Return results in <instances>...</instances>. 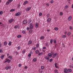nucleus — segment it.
I'll use <instances>...</instances> for the list:
<instances>
[{"mask_svg":"<svg viewBox=\"0 0 73 73\" xmlns=\"http://www.w3.org/2000/svg\"><path fill=\"white\" fill-rule=\"evenodd\" d=\"M2 52V50H0V53H1Z\"/></svg>","mask_w":73,"mask_h":73,"instance_id":"obj_64","label":"nucleus"},{"mask_svg":"<svg viewBox=\"0 0 73 73\" xmlns=\"http://www.w3.org/2000/svg\"><path fill=\"white\" fill-rule=\"evenodd\" d=\"M27 31H29V27H27Z\"/></svg>","mask_w":73,"mask_h":73,"instance_id":"obj_55","label":"nucleus"},{"mask_svg":"<svg viewBox=\"0 0 73 73\" xmlns=\"http://www.w3.org/2000/svg\"><path fill=\"white\" fill-rule=\"evenodd\" d=\"M22 32L23 34H26V33H27V32L26 31H23Z\"/></svg>","mask_w":73,"mask_h":73,"instance_id":"obj_21","label":"nucleus"},{"mask_svg":"<svg viewBox=\"0 0 73 73\" xmlns=\"http://www.w3.org/2000/svg\"><path fill=\"white\" fill-rule=\"evenodd\" d=\"M68 7H69V6H68V5H66V6L64 7V9H67L68 8Z\"/></svg>","mask_w":73,"mask_h":73,"instance_id":"obj_22","label":"nucleus"},{"mask_svg":"<svg viewBox=\"0 0 73 73\" xmlns=\"http://www.w3.org/2000/svg\"><path fill=\"white\" fill-rule=\"evenodd\" d=\"M17 25H16L15 26V27H14V28L15 29H17Z\"/></svg>","mask_w":73,"mask_h":73,"instance_id":"obj_45","label":"nucleus"},{"mask_svg":"<svg viewBox=\"0 0 73 73\" xmlns=\"http://www.w3.org/2000/svg\"><path fill=\"white\" fill-rule=\"evenodd\" d=\"M3 11H1L0 12V15H3Z\"/></svg>","mask_w":73,"mask_h":73,"instance_id":"obj_41","label":"nucleus"},{"mask_svg":"<svg viewBox=\"0 0 73 73\" xmlns=\"http://www.w3.org/2000/svg\"><path fill=\"white\" fill-rule=\"evenodd\" d=\"M54 30H55V31H57L58 29V28L57 27H55L54 28Z\"/></svg>","mask_w":73,"mask_h":73,"instance_id":"obj_34","label":"nucleus"},{"mask_svg":"<svg viewBox=\"0 0 73 73\" xmlns=\"http://www.w3.org/2000/svg\"><path fill=\"white\" fill-rule=\"evenodd\" d=\"M43 53L42 52H41L38 54V56H41L42 54L43 55Z\"/></svg>","mask_w":73,"mask_h":73,"instance_id":"obj_14","label":"nucleus"},{"mask_svg":"<svg viewBox=\"0 0 73 73\" xmlns=\"http://www.w3.org/2000/svg\"><path fill=\"white\" fill-rule=\"evenodd\" d=\"M32 41L31 40H30L29 41V44H32Z\"/></svg>","mask_w":73,"mask_h":73,"instance_id":"obj_32","label":"nucleus"},{"mask_svg":"<svg viewBox=\"0 0 73 73\" xmlns=\"http://www.w3.org/2000/svg\"><path fill=\"white\" fill-rule=\"evenodd\" d=\"M68 71L69 72H72V70L70 69H68Z\"/></svg>","mask_w":73,"mask_h":73,"instance_id":"obj_30","label":"nucleus"},{"mask_svg":"<svg viewBox=\"0 0 73 73\" xmlns=\"http://www.w3.org/2000/svg\"><path fill=\"white\" fill-rule=\"evenodd\" d=\"M12 44V42H9V43H8V45L9 46H11V45Z\"/></svg>","mask_w":73,"mask_h":73,"instance_id":"obj_23","label":"nucleus"},{"mask_svg":"<svg viewBox=\"0 0 73 73\" xmlns=\"http://www.w3.org/2000/svg\"><path fill=\"white\" fill-rule=\"evenodd\" d=\"M42 13H40L39 14V16H42Z\"/></svg>","mask_w":73,"mask_h":73,"instance_id":"obj_38","label":"nucleus"},{"mask_svg":"<svg viewBox=\"0 0 73 73\" xmlns=\"http://www.w3.org/2000/svg\"><path fill=\"white\" fill-rule=\"evenodd\" d=\"M71 19H72V16H70L68 18V20H69V21H70V20H71Z\"/></svg>","mask_w":73,"mask_h":73,"instance_id":"obj_16","label":"nucleus"},{"mask_svg":"<svg viewBox=\"0 0 73 73\" xmlns=\"http://www.w3.org/2000/svg\"><path fill=\"white\" fill-rule=\"evenodd\" d=\"M49 15H50L49 14H48L47 15V17H49Z\"/></svg>","mask_w":73,"mask_h":73,"instance_id":"obj_59","label":"nucleus"},{"mask_svg":"<svg viewBox=\"0 0 73 73\" xmlns=\"http://www.w3.org/2000/svg\"><path fill=\"white\" fill-rule=\"evenodd\" d=\"M9 2H12L13 1V0H9Z\"/></svg>","mask_w":73,"mask_h":73,"instance_id":"obj_54","label":"nucleus"},{"mask_svg":"<svg viewBox=\"0 0 73 73\" xmlns=\"http://www.w3.org/2000/svg\"><path fill=\"white\" fill-rule=\"evenodd\" d=\"M29 29L31 30L33 29V24L32 23H31L29 25Z\"/></svg>","mask_w":73,"mask_h":73,"instance_id":"obj_2","label":"nucleus"},{"mask_svg":"<svg viewBox=\"0 0 73 73\" xmlns=\"http://www.w3.org/2000/svg\"><path fill=\"white\" fill-rule=\"evenodd\" d=\"M48 57L51 58V57H52V54H51L50 53L49 54H48Z\"/></svg>","mask_w":73,"mask_h":73,"instance_id":"obj_3","label":"nucleus"},{"mask_svg":"<svg viewBox=\"0 0 73 73\" xmlns=\"http://www.w3.org/2000/svg\"><path fill=\"white\" fill-rule=\"evenodd\" d=\"M5 60H6V61L4 62V63H5V62H8V63H9V62H11V61L10 59H9L7 58H6L5 59Z\"/></svg>","mask_w":73,"mask_h":73,"instance_id":"obj_1","label":"nucleus"},{"mask_svg":"<svg viewBox=\"0 0 73 73\" xmlns=\"http://www.w3.org/2000/svg\"><path fill=\"white\" fill-rule=\"evenodd\" d=\"M4 57V55H2L1 56V59H3Z\"/></svg>","mask_w":73,"mask_h":73,"instance_id":"obj_19","label":"nucleus"},{"mask_svg":"<svg viewBox=\"0 0 73 73\" xmlns=\"http://www.w3.org/2000/svg\"><path fill=\"white\" fill-rule=\"evenodd\" d=\"M42 49H43L44 50H45V49H46V47H43V48H42Z\"/></svg>","mask_w":73,"mask_h":73,"instance_id":"obj_50","label":"nucleus"},{"mask_svg":"<svg viewBox=\"0 0 73 73\" xmlns=\"http://www.w3.org/2000/svg\"><path fill=\"white\" fill-rule=\"evenodd\" d=\"M57 53H55L54 54L53 56H52L53 58H55V57H56V56L57 55Z\"/></svg>","mask_w":73,"mask_h":73,"instance_id":"obj_13","label":"nucleus"},{"mask_svg":"<svg viewBox=\"0 0 73 73\" xmlns=\"http://www.w3.org/2000/svg\"><path fill=\"white\" fill-rule=\"evenodd\" d=\"M20 15V12H18L17 13H16L15 14L16 16H19Z\"/></svg>","mask_w":73,"mask_h":73,"instance_id":"obj_5","label":"nucleus"},{"mask_svg":"<svg viewBox=\"0 0 73 73\" xmlns=\"http://www.w3.org/2000/svg\"><path fill=\"white\" fill-rule=\"evenodd\" d=\"M31 9V7H29L26 9V11H29Z\"/></svg>","mask_w":73,"mask_h":73,"instance_id":"obj_7","label":"nucleus"},{"mask_svg":"<svg viewBox=\"0 0 73 73\" xmlns=\"http://www.w3.org/2000/svg\"><path fill=\"white\" fill-rule=\"evenodd\" d=\"M28 57H31V54H29L28 55Z\"/></svg>","mask_w":73,"mask_h":73,"instance_id":"obj_51","label":"nucleus"},{"mask_svg":"<svg viewBox=\"0 0 73 73\" xmlns=\"http://www.w3.org/2000/svg\"><path fill=\"white\" fill-rule=\"evenodd\" d=\"M44 58L45 59H46V60H48V61H49V58H48V57L47 56H45L44 57Z\"/></svg>","mask_w":73,"mask_h":73,"instance_id":"obj_6","label":"nucleus"},{"mask_svg":"<svg viewBox=\"0 0 73 73\" xmlns=\"http://www.w3.org/2000/svg\"><path fill=\"white\" fill-rule=\"evenodd\" d=\"M54 72H55V73H56V72H57V70H54Z\"/></svg>","mask_w":73,"mask_h":73,"instance_id":"obj_60","label":"nucleus"},{"mask_svg":"<svg viewBox=\"0 0 73 73\" xmlns=\"http://www.w3.org/2000/svg\"><path fill=\"white\" fill-rule=\"evenodd\" d=\"M5 68H6V69L7 70H8V67H5Z\"/></svg>","mask_w":73,"mask_h":73,"instance_id":"obj_61","label":"nucleus"},{"mask_svg":"<svg viewBox=\"0 0 73 73\" xmlns=\"http://www.w3.org/2000/svg\"><path fill=\"white\" fill-rule=\"evenodd\" d=\"M54 44H56V39L54 40Z\"/></svg>","mask_w":73,"mask_h":73,"instance_id":"obj_40","label":"nucleus"},{"mask_svg":"<svg viewBox=\"0 0 73 73\" xmlns=\"http://www.w3.org/2000/svg\"><path fill=\"white\" fill-rule=\"evenodd\" d=\"M2 45V44H1V43H0V47H1Z\"/></svg>","mask_w":73,"mask_h":73,"instance_id":"obj_62","label":"nucleus"},{"mask_svg":"<svg viewBox=\"0 0 73 73\" xmlns=\"http://www.w3.org/2000/svg\"><path fill=\"white\" fill-rule=\"evenodd\" d=\"M37 61V59L36 58H33V61H34V62H35V61Z\"/></svg>","mask_w":73,"mask_h":73,"instance_id":"obj_20","label":"nucleus"},{"mask_svg":"<svg viewBox=\"0 0 73 73\" xmlns=\"http://www.w3.org/2000/svg\"><path fill=\"white\" fill-rule=\"evenodd\" d=\"M7 42H4V45L5 46V45H7Z\"/></svg>","mask_w":73,"mask_h":73,"instance_id":"obj_26","label":"nucleus"},{"mask_svg":"<svg viewBox=\"0 0 73 73\" xmlns=\"http://www.w3.org/2000/svg\"><path fill=\"white\" fill-rule=\"evenodd\" d=\"M44 36H41L40 38V39L41 40H44Z\"/></svg>","mask_w":73,"mask_h":73,"instance_id":"obj_17","label":"nucleus"},{"mask_svg":"<svg viewBox=\"0 0 73 73\" xmlns=\"http://www.w3.org/2000/svg\"><path fill=\"white\" fill-rule=\"evenodd\" d=\"M68 71V70L66 68L64 69V73H66Z\"/></svg>","mask_w":73,"mask_h":73,"instance_id":"obj_18","label":"nucleus"},{"mask_svg":"<svg viewBox=\"0 0 73 73\" xmlns=\"http://www.w3.org/2000/svg\"><path fill=\"white\" fill-rule=\"evenodd\" d=\"M35 53L36 54H38V50H36L35 51Z\"/></svg>","mask_w":73,"mask_h":73,"instance_id":"obj_36","label":"nucleus"},{"mask_svg":"<svg viewBox=\"0 0 73 73\" xmlns=\"http://www.w3.org/2000/svg\"><path fill=\"white\" fill-rule=\"evenodd\" d=\"M9 1H7V2H6V5H9Z\"/></svg>","mask_w":73,"mask_h":73,"instance_id":"obj_28","label":"nucleus"},{"mask_svg":"<svg viewBox=\"0 0 73 73\" xmlns=\"http://www.w3.org/2000/svg\"><path fill=\"white\" fill-rule=\"evenodd\" d=\"M36 28H37L38 27V23H36L35 24Z\"/></svg>","mask_w":73,"mask_h":73,"instance_id":"obj_10","label":"nucleus"},{"mask_svg":"<svg viewBox=\"0 0 73 73\" xmlns=\"http://www.w3.org/2000/svg\"><path fill=\"white\" fill-rule=\"evenodd\" d=\"M25 69H27L28 68V66H25Z\"/></svg>","mask_w":73,"mask_h":73,"instance_id":"obj_53","label":"nucleus"},{"mask_svg":"<svg viewBox=\"0 0 73 73\" xmlns=\"http://www.w3.org/2000/svg\"><path fill=\"white\" fill-rule=\"evenodd\" d=\"M50 3H54V1H53V0H52L50 2Z\"/></svg>","mask_w":73,"mask_h":73,"instance_id":"obj_43","label":"nucleus"},{"mask_svg":"<svg viewBox=\"0 0 73 73\" xmlns=\"http://www.w3.org/2000/svg\"><path fill=\"white\" fill-rule=\"evenodd\" d=\"M28 1H26L24 2L23 3V5H25L26 4H28Z\"/></svg>","mask_w":73,"mask_h":73,"instance_id":"obj_12","label":"nucleus"},{"mask_svg":"<svg viewBox=\"0 0 73 73\" xmlns=\"http://www.w3.org/2000/svg\"><path fill=\"white\" fill-rule=\"evenodd\" d=\"M15 11V9H11L10 10V12H13V11Z\"/></svg>","mask_w":73,"mask_h":73,"instance_id":"obj_24","label":"nucleus"},{"mask_svg":"<svg viewBox=\"0 0 73 73\" xmlns=\"http://www.w3.org/2000/svg\"><path fill=\"white\" fill-rule=\"evenodd\" d=\"M44 68H45V67H44V66H41V69L42 70H43V69H44Z\"/></svg>","mask_w":73,"mask_h":73,"instance_id":"obj_25","label":"nucleus"},{"mask_svg":"<svg viewBox=\"0 0 73 73\" xmlns=\"http://www.w3.org/2000/svg\"><path fill=\"white\" fill-rule=\"evenodd\" d=\"M32 30H31L29 31V33H32Z\"/></svg>","mask_w":73,"mask_h":73,"instance_id":"obj_46","label":"nucleus"},{"mask_svg":"<svg viewBox=\"0 0 73 73\" xmlns=\"http://www.w3.org/2000/svg\"><path fill=\"white\" fill-rule=\"evenodd\" d=\"M63 15V13L62 12H61L60 13V16H62Z\"/></svg>","mask_w":73,"mask_h":73,"instance_id":"obj_37","label":"nucleus"},{"mask_svg":"<svg viewBox=\"0 0 73 73\" xmlns=\"http://www.w3.org/2000/svg\"><path fill=\"white\" fill-rule=\"evenodd\" d=\"M54 65L55 67V68H59V67L57 66V63L55 64Z\"/></svg>","mask_w":73,"mask_h":73,"instance_id":"obj_8","label":"nucleus"},{"mask_svg":"<svg viewBox=\"0 0 73 73\" xmlns=\"http://www.w3.org/2000/svg\"><path fill=\"white\" fill-rule=\"evenodd\" d=\"M0 25H1V26H3V23H2L0 22Z\"/></svg>","mask_w":73,"mask_h":73,"instance_id":"obj_47","label":"nucleus"},{"mask_svg":"<svg viewBox=\"0 0 73 73\" xmlns=\"http://www.w3.org/2000/svg\"><path fill=\"white\" fill-rule=\"evenodd\" d=\"M51 20V19H50V18H49L47 19V21L48 23H49V22H50V21Z\"/></svg>","mask_w":73,"mask_h":73,"instance_id":"obj_15","label":"nucleus"},{"mask_svg":"<svg viewBox=\"0 0 73 73\" xmlns=\"http://www.w3.org/2000/svg\"><path fill=\"white\" fill-rule=\"evenodd\" d=\"M20 48H21L20 46H18V50H20Z\"/></svg>","mask_w":73,"mask_h":73,"instance_id":"obj_42","label":"nucleus"},{"mask_svg":"<svg viewBox=\"0 0 73 73\" xmlns=\"http://www.w3.org/2000/svg\"><path fill=\"white\" fill-rule=\"evenodd\" d=\"M21 37V35H19L17 36V37L18 38H20Z\"/></svg>","mask_w":73,"mask_h":73,"instance_id":"obj_29","label":"nucleus"},{"mask_svg":"<svg viewBox=\"0 0 73 73\" xmlns=\"http://www.w3.org/2000/svg\"><path fill=\"white\" fill-rule=\"evenodd\" d=\"M23 24H26L27 23V21L26 20H24L23 22Z\"/></svg>","mask_w":73,"mask_h":73,"instance_id":"obj_11","label":"nucleus"},{"mask_svg":"<svg viewBox=\"0 0 73 73\" xmlns=\"http://www.w3.org/2000/svg\"><path fill=\"white\" fill-rule=\"evenodd\" d=\"M52 61H53L52 59H50L49 60V61L50 62H52Z\"/></svg>","mask_w":73,"mask_h":73,"instance_id":"obj_44","label":"nucleus"},{"mask_svg":"<svg viewBox=\"0 0 73 73\" xmlns=\"http://www.w3.org/2000/svg\"><path fill=\"white\" fill-rule=\"evenodd\" d=\"M71 34L70 33L68 32V36H70V35Z\"/></svg>","mask_w":73,"mask_h":73,"instance_id":"obj_49","label":"nucleus"},{"mask_svg":"<svg viewBox=\"0 0 73 73\" xmlns=\"http://www.w3.org/2000/svg\"><path fill=\"white\" fill-rule=\"evenodd\" d=\"M46 6H49V3H46Z\"/></svg>","mask_w":73,"mask_h":73,"instance_id":"obj_56","label":"nucleus"},{"mask_svg":"<svg viewBox=\"0 0 73 73\" xmlns=\"http://www.w3.org/2000/svg\"><path fill=\"white\" fill-rule=\"evenodd\" d=\"M7 68H8V69H10V68H11V66H9L7 67Z\"/></svg>","mask_w":73,"mask_h":73,"instance_id":"obj_58","label":"nucleus"},{"mask_svg":"<svg viewBox=\"0 0 73 73\" xmlns=\"http://www.w3.org/2000/svg\"><path fill=\"white\" fill-rule=\"evenodd\" d=\"M13 20H14V19H10L9 21V23L11 24L12 22L13 21Z\"/></svg>","mask_w":73,"mask_h":73,"instance_id":"obj_4","label":"nucleus"},{"mask_svg":"<svg viewBox=\"0 0 73 73\" xmlns=\"http://www.w3.org/2000/svg\"><path fill=\"white\" fill-rule=\"evenodd\" d=\"M50 42L51 44H52V43H53V39H51L50 41Z\"/></svg>","mask_w":73,"mask_h":73,"instance_id":"obj_35","label":"nucleus"},{"mask_svg":"<svg viewBox=\"0 0 73 73\" xmlns=\"http://www.w3.org/2000/svg\"><path fill=\"white\" fill-rule=\"evenodd\" d=\"M29 24H30V23H31V22L32 21L31 20H29Z\"/></svg>","mask_w":73,"mask_h":73,"instance_id":"obj_33","label":"nucleus"},{"mask_svg":"<svg viewBox=\"0 0 73 73\" xmlns=\"http://www.w3.org/2000/svg\"><path fill=\"white\" fill-rule=\"evenodd\" d=\"M32 49H33V50H36V47H35L33 48H32Z\"/></svg>","mask_w":73,"mask_h":73,"instance_id":"obj_31","label":"nucleus"},{"mask_svg":"<svg viewBox=\"0 0 73 73\" xmlns=\"http://www.w3.org/2000/svg\"><path fill=\"white\" fill-rule=\"evenodd\" d=\"M47 32H49L50 31V29H48L47 30Z\"/></svg>","mask_w":73,"mask_h":73,"instance_id":"obj_63","label":"nucleus"},{"mask_svg":"<svg viewBox=\"0 0 73 73\" xmlns=\"http://www.w3.org/2000/svg\"><path fill=\"white\" fill-rule=\"evenodd\" d=\"M66 37V35H63L62 36V38H65Z\"/></svg>","mask_w":73,"mask_h":73,"instance_id":"obj_27","label":"nucleus"},{"mask_svg":"<svg viewBox=\"0 0 73 73\" xmlns=\"http://www.w3.org/2000/svg\"><path fill=\"white\" fill-rule=\"evenodd\" d=\"M69 28L70 29H73L72 27H70Z\"/></svg>","mask_w":73,"mask_h":73,"instance_id":"obj_57","label":"nucleus"},{"mask_svg":"<svg viewBox=\"0 0 73 73\" xmlns=\"http://www.w3.org/2000/svg\"><path fill=\"white\" fill-rule=\"evenodd\" d=\"M25 50H23L22 52L23 54H24V53H25Z\"/></svg>","mask_w":73,"mask_h":73,"instance_id":"obj_39","label":"nucleus"},{"mask_svg":"<svg viewBox=\"0 0 73 73\" xmlns=\"http://www.w3.org/2000/svg\"><path fill=\"white\" fill-rule=\"evenodd\" d=\"M8 58H9L10 59V60H12L13 59L12 56L11 55H10L8 57Z\"/></svg>","mask_w":73,"mask_h":73,"instance_id":"obj_9","label":"nucleus"},{"mask_svg":"<svg viewBox=\"0 0 73 73\" xmlns=\"http://www.w3.org/2000/svg\"><path fill=\"white\" fill-rule=\"evenodd\" d=\"M46 45L47 46H49V44H48V43H46Z\"/></svg>","mask_w":73,"mask_h":73,"instance_id":"obj_48","label":"nucleus"},{"mask_svg":"<svg viewBox=\"0 0 73 73\" xmlns=\"http://www.w3.org/2000/svg\"><path fill=\"white\" fill-rule=\"evenodd\" d=\"M19 66L20 67L21 66V64H19Z\"/></svg>","mask_w":73,"mask_h":73,"instance_id":"obj_52","label":"nucleus"}]
</instances>
